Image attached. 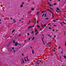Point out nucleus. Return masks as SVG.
<instances>
[{
    "mask_svg": "<svg viewBox=\"0 0 66 66\" xmlns=\"http://www.w3.org/2000/svg\"><path fill=\"white\" fill-rule=\"evenodd\" d=\"M34 38H35V37H33V38H32V40H33L34 39Z\"/></svg>",
    "mask_w": 66,
    "mask_h": 66,
    "instance_id": "obj_23",
    "label": "nucleus"
},
{
    "mask_svg": "<svg viewBox=\"0 0 66 66\" xmlns=\"http://www.w3.org/2000/svg\"><path fill=\"white\" fill-rule=\"evenodd\" d=\"M32 53L33 54H34V51H33V50H32Z\"/></svg>",
    "mask_w": 66,
    "mask_h": 66,
    "instance_id": "obj_27",
    "label": "nucleus"
},
{
    "mask_svg": "<svg viewBox=\"0 0 66 66\" xmlns=\"http://www.w3.org/2000/svg\"><path fill=\"white\" fill-rule=\"evenodd\" d=\"M27 35H30V34H29V33H28L27 34Z\"/></svg>",
    "mask_w": 66,
    "mask_h": 66,
    "instance_id": "obj_30",
    "label": "nucleus"
},
{
    "mask_svg": "<svg viewBox=\"0 0 66 66\" xmlns=\"http://www.w3.org/2000/svg\"><path fill=\"white\" fill-rule=\"evenodd\" d=\"M53 21L54 22H55V20H53Z\"/></svg>",
    "mask_w": 66,
    "mask_h": 66,
    "instance_id": "obj_39",
    "label": "nucleus"
},
{
    "mask_svg": "<svg viewBox=\"0 0 66 66\" xmlns=\"http://www.w3.org/2000/svg\"><path fill=\"white\" fill-rule=\"evenodd\" d=\"M12 19V18H11V19Z\"/></svg>",
    "mask_w": 66,
    "mask_h": 66,
    "instance_id": "obj_57",
    "label": "nucleus"
},
{
    "mask_svg": "<svg viewBox=\"0 0 66 66\" xmlns=\"http://www.w3.org/2000/svg\"><path fill=\"white\" fill-rule=\"evenodd\" d=\"M1 21V20L0 19V21Z\"/></svg>",
    "mask_w": 66,
    "mask_h": 66,
    "instance_id": "obj_60",
    "label": "nucleus"
},
{
    "mask_svg": "<svg viewBox=\"0 0 66 66\" xmlns=\"http://www.w3.org/2000/svg\"><path fill=\"white\" fill-rule=\"evenodd\" d=\"M54 27L55 26H57L56 25H54Z\"/></svg>",
    "mask_w": 66,
    "mask_h": 66,
    "instance_id": "obj_41",
    "label": "nucleus"
},
{
    "mask_svg": "<svg viewBox=\"0 0 66 66\" xmlns=\"http://www.w3.org/2000/svg\"><path fill=\"white\" fill-rule=\"evenodd\" d=\"M15 22H16V21H15L13 23H15Z\"/></svg>",
    "mask_w": 66,
    "mask_h": 66,
    "instance_id": "obj_54",
    "label": "nucleus"
},
{
    "mask_svg": "<svg viewBox=\"0 0 66 66\" xmlns=\"http://www.w3.org/2000/svg\"><path fill=\"white\" fill-rule=\"evenodd\" d=\"M45 15V14H44L43 15H42V17H44V16Z\"/></svg>",
    "mask_w": 66,
    "mask_h": 66,
    "instance_id": "obj_36",
    "label": "nucleus"
},
{
    "mask_svg": "<svg viewBox=\"0 0 66 66\" xmlns=\"http://www.w3.org/2000/svg\"><path fill=\"white\" fill-rule=\"evenodd\" d=\"M35 29V32H37V30H36V29Z\"/></svg>",
    "mask_w": 66,
    "mask_h": 66,
    "instance_id": "obj_22",
    "label": "nucleus"
},
{
    "mask_svg": "<svg viewBox=\"0 0 66 66\" xmlns=\"http://www.w3.org/2000/svg\"><path fill=\"white\" fill-rule=\"evenodd\" d=\"M60 48H61V46H59V49H60Z\"/></svg>",
    "mask_w": 66,
    "mask_h": 66,
    "instance_id": "obj_33",
    "label": "nucleus"
},
{
    "mask_svg": "<svg viewBox=\"0 0 66 66\" xmlns=\"http://www.w3.org/2000/svg\"><path fill=\"white\" fill-rule=\"evenodd\" d=\"M56 4V3H54L53 4H54V5H55Z\"/></svg>",
    "mask_w": 66,
    "mask_h": 66,
    "instance_id": "obj_40",
    "label": "nucleus"
},
{
    "mask_svg": "<svg viewBox=\"0 0 66 66\" xmlns=\"http://www.w3.org/2000/svg\"><path fill=\"white\" fill-rule=\"evenodd\" d=\"M47 11H49V12H51V11H50V10H47Z\"/></svg>",
    "mask_w": 66,
    "mask_h": 66,
    "instance_id": "obj_21",
    "label": "nucleus"
},
{
    "mask_svg": "<svg viewBox=\"0 0 66 66\" xmlns=\"http://www.w3.org/2000/svg\"><path fill=\"white\" fill-rule=\"evenodd\" d=\"M42 40L43 42V44L44 45H45V43H44V40H43V38H42Z\"/></svg>",
    "mask_w": 66,
    "mask_h": 66,
    "instance_id": "obj_7",
    "label": "nucleus"
},
{
    "mask_svg": "<svg viewBox=\"0 0 66 66\" xmlns=\"http://www.w3.org/2000/svg\"><path fill=\"white\" fill-rule=\"evenodd\" d=\"M54 37V38H55V36Z\"/></svg>",
    "mask_w": 66,
    "mask_h": 66,
    "instance_id": "obj_55",
    "label": "nucleus"
},
{
    "mask_svg": "<svg viewBox=\"0 0 66 66\" xmlns=\"http://www.w3.org/2000/svg\"><path fill=\"white\" fill-rule=\"evenodd\" d=\"M15 31V30H13L12 31V33H13V32H14V31Z\"/></svg>",
    "mask_w": 66,
    "mask_h": 66,
    "instance_id": "obj_16",
    "label": "nucleus"
},
{
    "mask_svg": "<svg viewBox=\"0 0 66 66\" xmlns=\"http://www.w3.org/2000/svg\"><path fill=\"white\" fill-rule=\"evenodd\" d=\"M38 62V61H37L35 62V64H39V63H38L37 62Z\"/></svg>",
    "mask_w": 66,
    "mask_h": 66,
    "instance_id": "obj_5",
    "label": "nucleus"
},
{
    "mask_svg": "<svg viewBox=\"0 0 66 66\" xmlns=\"http://www.w3.org/2000/svg\"><path fill=\"white\" fill-rule=\"evenodd\" d=\"M39 12H38L37 13V15H38V14H39Z\"/></svg>",
    "mask_w": 66,
    "mask_h": 66,
    "instance_id": "obj_18",
    "label": "nucleus"
},
{
    "mask_svg": "<svg viewBox=\"0 0 66 66\" xmlns=\"http://www.w3.org/2000/svg\"><path fill=\"white\" fill-rule=\"evenodd\" d=\"M65 46L66 47V43H65Z\"/></svg>",
    "mask_w": 66,
    "mask_h": 66,
    "instance_id": "obj_44",
    "label": "nucleus"
},
{
    "mask_svg": "<svg viewBox=\"0 0 66 66\" xmlns=\"http://www.w3.org/2000/svg\"><path fill=\"white\" fill-rule=\"evenodd\" d=\"M52 50H53V51H54V52H55V50H54L53 49H52Z\"/></svg>",
    "mask_w": 66,
    "mask_h": 66,
    "instance_id": "obj_24",
    "label": "nucleus"
},
{
    "mask_svg": "<svg viewBox=\"0 0 66 66\" xmlns=\"http://www.w3.org/2000/svg\"><path fill=\"white\" fill-rule=\"evenodd\" d=\"M50 43H51V44H52V42H50Z\"/></svg>",
    "mask_w": 66,
    "mask_h": 66,
    "instance_id": "obj_59",
    "label": "nucleus"
},
{
    "mask_svg": "<svg viewBox=\"0 0 66 66\" xmlns=\"http://www.w3.org/2000/svg\"><path fill=\"white\" fill-rule=\"evenodd\" d=\"M31 10H32V11H33V10H34V8H32V9H31Z\"/></svg>",
    "mask_w": 66,
    "mask_h": 66,
    "instance_id": "obj_34",
    "label": "nucleus"
},
{
    "mask_svg": "<svg viewBox=\"0 0 66 66\" xmlns=\"http://www.w3.org/2000/svg\"><path fill=\"white\" fill-rule=\"evenodd\" d=\"M60 1V0H58V1Z\"/></svg>",
    "mask_w": 66,
    "mask_h": 66,
    "instance_id": "obj_62",
    "label": "nucleus"
},
{
    "mask_svg": "<svg viewBox=\"0 0 66 66\" xmlns=\"http://www.w3.org/2000/svg\"><path fill=\"white\" fill-rule=\"evenodd\" d=\"M48 4L49 5L50 4V3L49 2H48Z\"/></svg>",
    "mask_w": 66,
    "mask_h": 66,
    "instance_id": "obj_29",
    "label": "nucleus"
},
{
    "mask_svg": "<svg viewBox=\"0 0 66 66\" xmlns=\"http://www.w3.org/2000/svg\"><path fill=\"white\" fill-rule=\"evenodd\" d=\"M49 5H50V6H51V5L50 4Z\"/></svg>",
    "mask_w": 66,
    "mask_h": 66,
    "instance_id": "obj_53",
    "label": "nucleus"
},
{
    "mask_svg": "<svg viewBox=\"0 0 66 66\" xmlns=\"http://www.w3.org/2000/svg\"><path fill=\"white\" fill-rule=\"evenodd\" d=\"M41 27H42V28H43V24L41 25Z\"/></svg>",
    "mask_w": 66,
    "mask_h": 66,
    "instance_id": "obj_17",
    "label": "nucleus"
},
{
    "mask_svg": "<svg viewBox=\"0 0 66 66\" xmlns=\"http://www.w3.org/2000/svg\"><path fill=\"white\" fill-rule=\"evenodd\" d=\"M38 31H37V33H36L35 34V35H37V34H38Z\"/></svg>",
    "mask_w": 66,
    "mask_h": 66,
    "instance_id": "obj_8",
    "label": "nucleus"
},
{
    "mask_svg": "<svg viewBox=\"0 0 66 66\" xmlns=\"http://www.w3.org/2000/svg\"><path fill=\"white\" fill-rule=\"evenodd\" d=\"M37 28H39V25H37Z\"/></svg>",
    "mask_w": 66,
    "mask_h": 66,
    "instance_id": "obj_15",
    "label": "nucleus"
},
{
    "mask_svg": "<svg viewBox=\"0 0 66 66\" xmlns=\"http://www.w3.org/2000/svg\"><path fill=\"white\" fill-rule=\"evenodd\" d=\"M49 29H51V27H49Z\"/></svg>",
    "mask_w": 66,
    "mask_h": 66,
    "instance_id": "obj_32",
    "label": "nucleus"
},
{
    "mask_svg": "<svg viewBox=\"0 0 66 66\" xmlns=\"http://www.w3.org/2000/svg\"><path fill=\"white\" fill-rule=\"evenodd\" d=\"M31 21V20H30L29 21V23H28V24H30V22Z\"/></svg>",
    "mask_w": 66,
    "mask_h": 66,
    "instance_id": "obj_14",
    "label": "nucleus"
},
{
    "mask_svg": "<svg viewBox=\"0 0 66 66\" xmlns=\"http://www.w3.org/2000/svg\"><path fill=\"white\" fill-rule=\"evenodd\" d=\"M36 21H34V23H36Z\"/></svg>",
    "mask_w": 66,
    "mask_h": 66,
    "instance_id": "obj_37",
    "label": "nucleus"
},
{
    "mask_svg": "<svg viewBox=\"0 0 66 66\" xmlns=\"http://www.w3.org/2000/svg\"><path fill=\"white\" fill-rule=\"evenodd\" d=\"M61 53L62 54V53H63V52H61Z\"/></svg>",
    "mask_w": 66,
    "mask_h": 66,
    "instance_id": "obj_51",
    "label": "nucleus"
},
{
    "mask_svg": "<svg viewBox=\"0 0 66 66\" xmlns=\"http://www.w3.org/2000/svg\"><path fill=\"white\" fill-rule=\"evenodd\" d=\"M50 9H51V10H53V9H52V8H51V7H50Z\"/></svg>",
    "mask_w": 66,
    "mask_h": 66,
    "instance_id": "obj_11",
    "label": "nucleus"
},
{
    "mask_svg": "<svg viewBox=\"0 0 66 66\" xmlns=\"http://www.w3.org/2000/svg\"><path fill=\"white\" fill-rule=\"evenodd\" d=\"M60 56V59H61V56Z\"/></svg>",
    "mask_w": 66,
    "mask_h": 66,
    "instance_id": "obj_52",
    "label": "nucleus"
},
{
    "mask_svg": "<svg viewBox=\"0 0 66 66\" xmlns=\"http://www.w3.org/2000/svg\"><path fill=\"white\" fill-rule=\"evenodd\" d=\"M33 32H34V31L32 32H31V33H32H32H33Z\"/></svg>",
    "mask_w": 66,
    "mask_h": 66,
    "instance_id": "obj_49",
    "label": "nucleus"
},
{
    "mask_svg": "<svg viewBox=\"0 0 66 66\" xmlns=\"http://www.w3.org/2000/svg\"><path fill=\"white\" fill-rule=\"evenodd\" d=\"M28 56H27L26 57V59H27V60L28 61L29 60V59H28Z\"/></svg>",
    "mask_w": 66,
    "mask_h": 66,
    "instance_id": "obj_9",
    "label": "nucleus"
},
{
    "mask_svg": "<svg viewBox=\"0 0 66 66\" xmlns=\"http://www.w3.org/2000/svg\"><path fill=\"white\" fill-rule=\"evenodd\" d=\"M22 6H23V5H21L20 7H22Z\"/></svg>",
    "mask_w": 66,
    "mask_h": 66,
    "instance_id": "obj_19",
    "label": "nucleus"
},
{
    "mask_svg": "<svg viewBox=\"0 0 66 66\" xmlns=\"http://www.w3.org/2000/svg\"><path fill=\"white\" fill-rule=\"evenodd\" d=\"M35 25V24H34V25L32 26H30L28 28V29H29V28H32V27H34V25Z\"/></svg>",
    "mask_w": 66,
    "mask_h": 66,
    "instance_id": "obj_4",
    "label": "nucleus"
},
{
    "mask_svg": "<svg viewBox=\"0 0 66 66\" xmlns=\"http://www.w3.org/2000/svg\"><path fill=\"white\" fill-rule=\"evenodd\" d=\"M53 31H54V29H53Z\"/></svg>",
    "mask_w": 66,
    "mask_h": 66,
    "instance_id": "obj_56",
    "label": "nucleus"
},
{
    "mask_svg": "<svg viewBox=\"0 0 66 66\" xmlns=\"http://www.w3.org/2000/svg\"><path fill=\"white\" fill-rule=\"evenodd\" d=\"M28 40H30V38H29V39H28Z\"/></svg>",
    "mask_w": 66,
    "mask_h": 66,
    "instance_id": "obj_43",
    "label": "nucleus"
},
{
    "mask_svg": "<svg viewBox=\"0 0 66 66\" xmlns=\"http://www.w3.org/2000/svg\"><path fill=\"white\" fill-rule=\"evenodd\" d=\"M40 30H42V29L40 28Z\"/></svg>",
    "mask_w": 66,
    "mask_h": 66,
    "instance_id": "obj_42",
    "label": "nucleus"
},
{
    "mask_svg": "<svg viewBox=\"0 0 66 66\" xmlns=\"http://www.w3.org/2000/svg\"><path fill=\"white\" fill-rule=\"evenodd\" d=\"M18 45V43L16 42L15 45V46H17Z\"/></svg>",
    "mask_w": 66,
    "mask_h": 66,
    "instance_id": "obj_3",
    "label": "nucleus"
},
{
    "mask_svg": "<svg viewBox=\"0 0 66 66\" xmlns=\"http://www.w3.org/2000/svg\"><path fill=\"white\" fill-rule=\"evenodd\" d=\"M21 60L22 61V63H23V64H24V60H23V59H21Z\"/></svg>",
    "mask_w": 66,
    "mask_h": 66,
    "instance_id": "obj_2",
    "label": "nucleus"
},
{
    "mask_svg": "<svg viewBox=\"0 0 66 66\" xmlns=\"http://www.w3.org/2000/svg\"><path fill=\"white\" fill-rule=\"evenodd\" d=\"M47 45H50V44H49V43H47Z\"/></svg>",
    "mask_w": 66,
    "mask_h": 66,
    "instance_id": "obj_28",
    "label": "nucleus"
},
{
    "mask_svg": "<svg viewBox=\"0 0 66 66\" xmlns=\"http://www.w3.org/2000/svg\"><path fill=\"white\" fill-rule=\"evenodd\" d=\"M48 19V18H46L45 19Z\"/></svg>",
    "mask_w": 66,
    "mask_h": 66,
    "instance_id": "obj_45",
    "label": "nucleus"
},
{
    "mask_svg": "<svg viewBox=\"0 0 66 66\" xmlns=\"http://www.w3.org/2000/svg\"><path fill=\"white\" fill-rule=\"evenodd\" d=\"M22 4H24V3H22Z\"/></svg>",
    "mask_w": 66,
    "mask_h": 66,
    "instance_id": "obj_46",
    "label": "nucleus"
},
{
    "mask_svg": "<svg viewBox=\"0 0 66 66\" xmlns=\"http://www.w3.org/2000/svg\"><path fill=\"white\" fill-rule=\"evenodd\" d=\"M56 9H57V10H58V11H60V9H59V8H56Z\"/></svg>",
    "mask_w": 66,
    "mask_h": 66,
    "instance_id": "obj_10",
    "label": "nucleus"
},
{
    "mask_svg": "<svg viewBox=\"0 0 66 66\" xmlns=\"http://www.w3.org/2000/svg\"><path fill=\"white\" fill-rule=\"evenodd\" d=\"M22 55H23V54H22Z\"/></svg>",
    "mask_w": 66,
    "mask_h": 66,
    "instance_id": "obj_64",
    "label": "nucleus"
},
{
    "mask_svg": "<svg viewBox=\"0 0 66 66\" xmlns=\"http://www.w3.org/2000/svg\"><path fill=\"white\" fill-rule=\"evenodd\" d=\"M49 36L50 37H51V36H50H50Z\"/></svg>",
    "mask_w": 66,
    "mask_h": 66,
    "instance_id": "obj_61",
    "label": "nucleus"
},
{
    "mask_svg": "<svg viewBox=\"0 0 66 66\" xmlns=\"http://www.w3.org/2000/svg\"><path fill=\"white\" fill-rule=\"evenodd\" d=\"M61 24V26L62 27H63V25L62 24H66V23L64 22V21H63L62 22H61L60 23Z\"/></svg>",
    "mask_w": 66,
    "mask_h": 66,
    "instance_id": "obj_1",
    "label": "nucleus"
},
{
    "mask_svg": "<svg viewBox=\"0 0 66 66\" xmlns=\"http://www.w3.org/2000/svg\"><path fill=\"white\" fill-rule=\"evenodd\" d=\"M21 36V35L20 34V35H19V37L20 36Z\"/></svg>",
    "mask_w": 66,
    "mask_h": 66,
    "instance_id": "obj_47",
    "label": "nucleus"
},
{
    "mask_svg": "<svg viewBox=\"0 0 66 66\" xmlns=\"http://www.w3.org/2000/svg\"><path fill=\"white\" fill-rule=\"evenodd\" d=\"M37 23H38V20H37Z\"/></svg>",
    "mask_w": 66,
    "mask_h": 66,
    "instance_id": "obj_25",
    "label": "nucleus"
},
{
    "mask_svg": "<svg viewBox=\"0 0 66 66\" xmlns=\"http://www.w3.org/2000/svg\"><path fill=\"white\" fill-rule=\"evenodd\" d=\"M65 32H64V35H65Z\"/></svg>",
    "mask_w": 66,
    "mask_h": 66,
    "instance_id": "obj_48",
    "label": "nucleus"
},
{
    "mask_svg": "<svg viewBox=\"0 0 66 66\" xmlns=\"http://www.w3.org/2000/svg\"><path fill=\"white\" fill-rule=\"evenodd\" d=\"M31 13V11H29L28 12V13Z\"/></svg>",
    "mask_w": 66,
    "mask_h": 66,
    "instance_id": "obj_35",
    "label": "nucleus"
},
{
    "mask_svg": "<svg viewBox=\"0 0 66 66\" xmlns=\"http://www.w3.org/2000/svg\"><path fill=\"white\" fill-rule=\"evenodd\" d=\"M15 43V41H13L14 44Z\"/></svg>",
    "mask_w": 66,
    "mask_h": 66,
    "instance_id": "obj_38",
    "label": "nucleus"
},
{
    "mask_svg": "<svg viewBox=\"0 0 66 66\" xmlns=\"http://www.w3.org/2000/svg\"><path fill=\"white\" fill-rule=\"evenodd\" d=\"M31 47V49H32V47Z\"/></svg>",
    "mask_w": 66,
    "mask_h": 66,
    "instance_id": "obj_63",
    "label": "nucleus"
},
{
    "mask_svg": "<svg viewBox=\"0 0 66 66\" xmlns=\"http://www.w3.org/2000/svg\"><path fill=\"white\" fill-rule=\"evenodd\" d=\"M56 12H57H57H59H59H60V11H56Z\"/></svg>",
    "mask_w": 66,
    "mask_h": 66,
    "instance_id": "obj_12",
    "label": "nucleus"
},
{
    "mask_svg": "<svg viewBox=\"0 0 66 66\" xmlns=\"http://www.w3.org/2000/svg\"><path fill=\"white\" fill-rule=\"evenodd\" d=\"M46 15H47V13H46L45 14V15L44 16V17H46Z\"/></svg>",
    "mask_w": 66,
    "mask_h": 66,
    "instance_id": "obj_20",
    "label": "nucleus"
},
{
    "mask_svg": "<svg viewBox=\"0 0 66 66\" xmlns=\"http://www.w3.org/2000/svg\"><path fill=\"white\" fill-rule=\"evenodd\" d=\"M44 12H46V11H43L42 12V13H44Z\"/></svg>",
    "mask_w": 66,
    "mask_h": 66,
    "instance_id": "obj_13",
    "label": "nucleus"
},
{
    "mask_svg": "<svg viewBox=\"0 0 66 66\" xmlns=\"http://www.w3.org/2000/svg\"><path fill=\"white\" fill-rule=\"evenodd\" d=\"M12 50H13V52H15V50H14V48H12Z\"/></svg>",
    "mask_w": 66,
    "mask_h": 66,
    "instance_id": "obj_6",
    "label": "nucleus"
},
{
    "mask_svg": "<svg viewBox=\"0 0 66 66\" xmlns=\"http://www.w3.org/2000/svg\"><path fill=\"white\" fill-rule=\"evenodd\" d=\"M50 24H51L50 23H49L48 24V25H50Z\"/></svg>",
    "mask_w": 66,
    "mask_h": 66,
    "instance_id": "obj_50",
    "label": "nucleus"
},
{
    "mask_svg": "<svg viewBox=\"0 0 66 66\" xmlns=\"http://www.w3.org/2000/svg\"><path fill=\"white\" fill-rule=\"evenodd\" d=\"M13 20V21H15V20L14 19V20Z\"/></svg>",
    "mask_w": 66,
    "mask_h": 66,
    "instance_id": "obj_58",
    "label": "nucleus"
},
{
    "mask_svg": "<svg viewBox=\"0 0 66 66\" xmlns=\"http://www.w3.org/2000/svg\"><path fill=\"white\" fill-rule=\"evenodd\" d=\"M46 24H44V26L45 27H46Z\"/></svg>",
    "mask_w": 66,
    "mask_h": 66,
    "instance_id": "obj_31",
    "label": "nucleus"
},
{
    "mask_svg": "<svg viewBox=\"0 0 66 66\" xmlns=\"http://www.w3.org/2000/svg\"><path fill=\"white\" fill-rule=\"evenodd\" d=\"M25 61H26V62H27V60L26 59V58H25Z\"/></svg>",
    "mask_w": 66,
    "mask_h": 66,
    "instance_id": "obj_26",
    "label": "nucleus"
}]
</instances>
